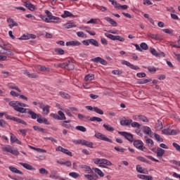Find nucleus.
I'll return each mask as SVG.
<instances>
[{
    "label": "nucleus",
    "mask_w": 180,
    "mask_h": 180,
    "mask_svg": "<svg viewBox=\"0 0 180 180\" xmlns=\"http://www.w3.org/2000/svg\"><path fill=\"white\" fill-rule=\"evenodd\" d=\"M45 13L48 16V19L51 20V18L53 16V13H51V12H50L49 10H46L45 11Z\"/></svg>",
    "instance_id": "4d7b16f0"
},
{
    "label": "nucleus",
    "mask_w": 180,
    "mask_h": 180,
    "mask_svg": "<svg viewBox=\"0 0 180 180\" xmlns=\"http://www.w3.org/2000/svg\"><path fill=\"white\" fill-rule=\"evenodd\" d=\"M79 167L82 168V169H84L87 174H91L92 172V169L86 165H80Z\"/></svg>",
    "instance_id": "a211bd4d"
},
{
    "label": "nucleus",
    "mask_w": 180,
    "mask_h": 180,
    "mask_svg": "<svg viewBox=\"0 0 180 180\" xmlns=\"http://www.w3.org/2000/svg\"><path fill=\"white\" fill-rule=\"evenodd\" d=\"M134 146L136 147V148H138L139 150H141V151H146V148L144 146H143V141L140 140H136L134 141Z\"/></svg>",
    "instance_id": "39448f33"
},
{
    "label": "nucleus",
    "mask_w": 180,
    "mask_h": 180,
    "mask_svg": "<svg viewBox=\"0 0 180 180\" xmlns=\"http://www.w3.org/2000/svg\"><path fill=\"white\" fill-rule=\"evenodd\" d=\"M77 34L78 37H82V38L86 37V34H84V32H77Z\"/></svg>",
    "instance_id": "69168bd1"
},
{
    "label": "nucleus",
    "mask_w": 180,
    "mask_h": 180,
    "mask_svg": "<svg viewBox=\"0 0 180 180\" xmlns=\"http://www.w3.org/2000/svg\"><path fill=\"white\" fill-rule=\"evenodd\" d=\"M33 129L35 130V131H41L42 133H46V129L40 127L33 126Z\"/></svg>",
    "instance_id": "58836bf2"
},
{
    "label": "nucleus",
    "mask_w": 180,
    "mask_h": 180,
    "mask_svg": "<svg viewBox=\"0 0 180 180\" xmlns=\"http://www.w3.org/2000/svg\"><path fill=\"white\" fill-rule=\"evenodd\" d=\"M41 19L46 23H51V22H53V23H58V21H51L49 18H46V16H42Z\"/></svg>",
    "instance_id": "37998d69"
},
{
    "label": "nucleus",
    "mask_w": 180,
    "mask_h": 180,
    "mask_svg": "<svg viewBox=\"0 0 180 180\" xmlns=\"http://www.w3.org/2000/svg\"><path fill=\"white\" fill-rule=\"evenodd\" d=\"M105 36L108 37V39H110V40H115L116 35H113L112 34H105Z\"/></svg>",
    "instance_id": "13d9d810"
},
{
    "label": "nucleus",
    "mask_w": 180,
    "mask_h": 180,
    "mask_svg": "<svg viewBox=\"0 0 180 180\" xmlns=\"http://www.w3.org/2000/svg\"><path fill=\"white\" fill-rule=\"evenodd\" d=\"M7 22L9 24L8 25V27H10V29H12V27H15L19 26V24H18V22H16L12 18H8L7 19Z\"/></svg>",
    "instance_id": "9b49d317"
},
{
    "label": "nucleus",
    "mask_w": 180,
    "mask_h": 180,
    "mask_svg": "<svg viewBox=\"0 0 180 180\" xmlns=\"http://www.w3.org/2000/svg\"><path fill=\"white\" fill-rule=\"evenodd\" d=\"M103 127L107 130V131H114L115 128L110 127L109 124H103Z\"/></svg>",
    "instance_id": "473e14b6"
},
{
    "label": "nucleus",
    "mask_w": 180,
    "mask_h": 180,
    "mask_svg": "<svg viewBox=\"0 0 180 180\" xmlns=\"http://www.w3.org/2000/svg\"><path fill=\"white\" fill-rule=\"evenodd\" d=\"M60 95L62 98H64L65 99H71V96L70 94L64 92V91H60Z\"/></svg>",
    "instance_id": "7c9ffc66"
},
{
    "label": "nucleus",
    "mask_w": 180,
    "mask_h": 180,
    "mask_svg": "<svg viewBox=\"0 0 180 180\" xmlns=\"http://www.w3.org/2000/svg\"><path fill=\"white\" fill-rule=\"evenodd\" d=\"M146 141L148 147H153L154 146V141H153L152 139H148L146 140Z\"/></svg>",
    "instance_id": "864d4df0"
},
{
    "label": "nucleus",
    "mask_w": 180,
    "mask_h": 180,
    "mask_svg": "<svg viewBox=\"0 0 180 180\" xmlns=\"http://www.w3.org/2000/svg\"><path fill=\"white\" fill-rule=\"evenodd\" d=\"M0 54H5L6 56H13V53L11 51V49H6V51H0Z\"/></svg>",
    "instance_id": "c9c22d12"
},
{
    "label": "nucleus",
    "mask_w": 180,
    "mask_h": 180,
    "mask_svg": "<svg viewBox=\"0 0 180 180\" xmlns=\"http://www.w3.org/2000/svg\"><path fill=\"white\" fill-rule=\"evenodd\" d=\"M94 171L96 174H98V175H99V176H101V177L105 176V174H103V172H101V170L99 169L98 168H94Z\"/></svg>",
    "instance_id": "a19ab883"
},
{
    "label": "nucleus",
    "mask_w": 180,
    "mask_h": 180,
    "mask_svg": "<svg viewBox=\"0 0 180 180\" xmlns=\"http://www.w3.org/2000/svg\"><path fill=\"white\" fill-rule=\"evenodd\" d=\"M84 176L88 180H96V179H98V176H97L96 174H95V175L85 174Z\"/></svg>",
    "instance_id": "c85d7f7f"
},
{
    "label": "nucleus",
    "mask_w": 180,
    "mask_h": 180,
    "mask_svg": "<svg viewBox=\"0 0 180 180\" xmlns=\"http://www.w3.org/2000/svg\"><path fill=\"white\" fill-rule=\"evenodd\" d=\"M136 159H138L139 161H141V162H146V164H151V162H150L149 160H147V159H146V158H143V157L138 156V157L136 158Z\"/></svg>",
    "instance_id": "4c0bfd02"
},
{
    "label": "nucleus",
    "mask_w": 180,
    "mask_h": 180,
    "mask_svg": "<svg viewBox=\"0 0 180 180\" xmlns=\"http://www.w3.org/2000/svg\"><path fill=\"white\" fill-rule=\"evenodd\" d=\"M122 64H123V65H127V67H129V68H131V70H140V68H139V66H136L130 63L127 60H122Z\"/></svg>",
    "instance_id": "1a4fd4ad"
},
{
    "label": "nucleus",
    "mask_w": 180,
    "mask_h": 180,
    "mask_svg": "<svg viewBox=\"0 0 180 180\" xmlns=\"http://www.w3.org/2000/svg\"><path fill=\"white\" fill-rule=\"evenodd\" d=\"M118 134H120V136H122V137H124L128 141H130V143H133L134 141V139L133 138V134L127 132V131H118Z\"/></svg>",
    "instance_id": "f03ea898"
},
{
    "label": "nucleus",
    "mask_w": 180,
    "mask_h": 180,
    "mask_svg": "<svg viewBox=\"0 0 180 180\" xmlns=\"http://www.w3.org/2000/svg\"><path fill=\"white\" fill-rule=\"evenodd\" d=\"M74 68H75V66L74 65V64H72V63H68L67 70H74Z\"/></svg>",
    "instance_id": "052dcab7"
},
{
    "label": "nucleus",
    "mask_w": 180,
    "mask_h": 180,
    "mask_svg": "<svg viewBox=\"0 0 180 180\" xmlns=\"http://www.w3.org/2000/svg\"><path fill=\"white\" fill-rule=\"evenodd\" d=\"M140 47L141 50H148V45H147V44H146L145 42H142L140 44Z\"/></svg>",
    "instance_id": "de8ad7c7"
},
{
    "label": "nucleus",
    "mask_w": 180,
    "mask_h": 180,
    "mask_svg": "<svg viewBox=\"0 0 180 180\" xmlns=\"http://www.w3.org/2000/svg\"><path fill=\"white\" fill-rule=\"evenodd\" d=\"M6 119H7L8 120H13V122H16L17 123H21V124H24L25 126H27V123L26 122H25V120H23L20 118H18V117H11L10 115H6Z\"/></svg>",
    "instance_id": "7ed1b4c3"
},
{
    "label": "nucleus",
    "mask_w": 180,
    "mask_h": 180,
    "mask_svg": "<svg viewBox=\"0 0 180 180\" xmlns=\"http://www.w3.org/2000/svg\"><path fill=\"white\" fill-rule=\"evenodd\" d=\"M19 164L25 168V169H28L29 171H36V168L27 163L19 162Z\"/></svg>",
    "instance_id": "4468645a"
},
{
    "label": "nucleus",
    "mask_w": 180,
    "mask_h": 180,
    "mask_svg": "<svg viewBox=\"0 0 180 180\" xmlns=\"http://www.w3.org/2000/svg\"><path fill=\"white\" fill-rule=\"evenodd\" d=\"M162 127H164V126L162 125V120H158L155 126V130L160 131V130H162Z\"/></svg>",
    "instance_id": "dca6fc26"
},
{
    "label": "nucleus",
    "mask_w": 180,
    "mask_h": 180,
    "mask_svg": "<svg viewBox=\"0 0 180 180\" xmlns=\"http://www.w3.org/2000/svg\"><path fill=\"white\" fill-rule=\"evenodd\" d=\"M138 119L141 120L142 122H145L146 123H148V120L144 115H139Z\"/></svg>",
    "instance_id": "a18cd8bd"
},
{
    "label": "nucleus",
    "mask_w": 180,
    "mask_h": 180,
    "mask_svg": "<svg viewBox=\"0 0 180 180\" xmlns=\"http://www.w3.org/2000/svg\"><path fill=\"white\" fill-rule=\"evenodd\" d=\"M76 130H79V131H82L83 133H85L86 131V128L84 126H77L75 127Z\"/></svg>",
    "instance_id": "79ce46f5"
},
{
    "label": "nucleus",
    "mask_w": 180,
    "mask_h": 180,
    "mask_svg": "<svg viewBox=\"0 0 180 180\" xmlns=\"http://www.w3.org/2000/svg\"><path fill=\"white\" fill-rule=\"evenodd\" d=\"M5 150L8 153H11L13 155H19V151L18 150H13L11 148H6Z\"/></svg>",
    "instance_id": "393cba45"
},
{
    "label": "nucleus",
    "mask_w": 180,
    "mask_h": 180,
    "mask_svg": "<svg viewBox=\"0 0 180 180\" xmlns=\"http://www.w3.org/2000/svg\"><path fill=\"white\" fill-rule=\"evenodd\" d=\"M94 162L97 165H102V159H100V158L94 159Z\"/></svg>",
    "instance_id": "6e6d98bb"
},
{
    "label": "nucleus",
    "mask_w": 180,
    "mask_h": 180,
    "mask_svg": "<svg viewBox=\"0 0 180 180\" xmlns=\"http://www.w3.org/2000/svg\"><path fill=\"white\" fill-rule=\"evenodd\" d=\"M130 124L131 127H137L138 129H140V127H141V125L139 122H136L133 121L131 122Z\"/></svg>",
    "instance_id": "09e8293b"
},
{
    "label": "nucleus",
    "mask_w": 180,
    "mask_h": 180,
    "mask_svg": "<svg viewBox=\"0 0 180 180\" xmlns=\"http://www.w3.org/2000/svg\"><path fill=\"white\" fill-rule=\"evenodd\" d=\"M95 75L94 74H89L85 76L84 79L85 81H93Z\"/></svg>",
    "instance_id": "2f4dec72"
},
{
    "label": "nucleus",
    "mask_w": 180,
    "mask_h": 180,
    "mask_svg": "<svg viewBox=\"0 0 180 180\" xmlns=\"http://www.w3.org/2000/svg\"><path fill=\"white\" fill-rule=\"evenodd\" d=\"M79 57H80V58H88V54L82 52L79 54Z\"/></svg>",
    "instance_id": "680f3d73"
},
{
    "label": "nucleus",
    "mask_w": 180,
    "mask_h": 180,
    "mask_svg": "<svg viewBox=\"0 0 180 180\" xmlns=\"http://www.w3.org/2000/svg\"><path fill=\"white\" fill-rule=\"evenodd\" d=\"M91 61L92 63H95L96 64H98V63L101 64L102 65H108V62L105 60V59L101 58V57H96L91 59Z\"/></svg>",
    "instance_id": "20e7f679"
},
{
    "label": "nucleus",
    "mask_w": 180,
    "mask_h": 180,
    "mask_svg": "<svg viewBox=\"0 0 180 180\" xmlns=\"http://www.w3.org/2000/svg\"><path fill=\"white\" fill-rule=\"evenodd\" d=\"M65 29H71V27H77V25L71 23V22H68L66 25H65Z\"/></svg>",
    "instance_id": "3c124183"
},
{
    "label": "nucleus",
    "mask_w": 180,
    "mask_h": 180,
    "mask_svg": "<svg viewBox=\"0 0 180 180\" xmlns=\"http://www.w3.org/2000/svg\"><path fill=\"white\" fill-rule=\"evenodd\" d=\"M150 53L153 56H155V57H165V53H164V52L158 53L155 49H151Z\"/></svg>",
    "instance_id": "f8f14e48"
},
{
    "label": "nucleus",
    "mask_w": 180,
    "mask_h": 180,
    "mask_svg": "<svg viewBox=\"0 0 180 180\" xmlns=\"http://www.w3.org/2000/svg\"><path fill=\"white\" fill-rule=\"evenodd\" d=\"M24 6H25V8H27V9H29L32 12H33V11H36V6H34V5L29 1L24 2Z\"/></svg>",
    "instance_id": "ddd939ff"
},
{
    "label": "nucleus",
    "mask_w": 180,
    "mask_h": 180,
    "mask_svg": "<svg viewBox=\"0 0 180 180\" xmlns=\"http://www.w3.org/2000/svg\"><path fill=\"white\" fill-rule=\"evenodd\" d=\"M136 171L137 172H139L140 174H148V172H144V169L141 167H140V165H136Z\"/></svg>",
    "instance_id": "c756f323"
},
{
    "label": "nucleus",
    "mask_w": 180,
    "mask_h": 180,
    "mask_svg": "<svg viewBox=\"0 0 180 180\" xmlns=\"http://www.w3.org/2000/svg\"><path fill=\"white\" fill-rule=\"evenodd\" d=\"M91 122H102V119L98 117H93L89 119Z\"/></svg>",
    "instance_id": "5fc2aeb1"
},
{
    "label": "nucleus",
    "mask_w": 180,
    "mask_h": 180,
    "mask_svg": "<svg viewBox=\"0 0 180 180\" xmlns=\"http://www.w3.org/2000/svg\"><path fill=\"white\" fill-rule=\"evenodd\" d=\"M76 18L77 15H74L71 12L68 11H65L64 14L61 15V18H63V19H65V18Z\"/></svg>",
    "instance_id": "6ab92c4d"
},
{
    "label": "nucleus",
    "mask_w": 180,
    "mask_h": 180,
    "mask_svg": "<svg viewBox=\"0 0 180 180\" xmlns=\"http://www.w3.org/2000/svg\"><path fill=\"white\" fill-rule=\"evenodd\" d=\"M9 105L12 106L13 109H15V106H17V108H19V106H20L21 108H26V104L20 103L19 101H10Z\"/></svg>",
    "instance_id": "0eeeda50"
},
{
    "label": "nucleus",
    "mask_w": 180,
    "mask_h": 180,
    "mask_svg": "<svg viewBox=\"0 0 180 180\" xmlns=\"http://www.w3.org/2000/svg\"><path fill=\"white\" fill-rule=\"evenodd\" d=\"M148 37H150V39H153V40H162V38L161 37V35L159 34H151V33H148L147 34Z\"/></svg>",
    "instance_id": "2eb2a0df"
},
{
    "label": "nucleus",
    "mask_w": 180,
    "mask_h": 180,
    "mask_svg": "<svg viewBox=\"0 0 180 180\" xmlns=\"http://www.w3.org/2000/svg\"><path fill=\"white\" fill-rule=\"evenodd\" d=\"M154 136H155V140H157V141H160L162 143V141H164V139L162 138H161L160 134H154Z\"/></svg>",
    "instance_id": "8fccbe9b"
},
{
    "label": "nucleus",
    "mask_w": 180,
    "mask_h": 180,
    "mask_svg": "<svg viewBox=\"0 0 180 180\" xmlns=\"http://www.w3.org/2000/svg\"><path fill=\"white\" fill-rule=\"evenodd\" d=\"M82 145L86 146V147H89V148H94V143L88 141L83 140Z\"/></svg>",
    "instance_id": "bb28decb"
},
{
    "label": "nucleus",
    "mask_w": 180,
    "mask_h": 180,
    "mask_svg": "<svg viewBox=\"0 0 180 180\" xmlns=\"http://www.w3.org/2000/svg\"><path fill=\"white\" fill-rule=\"evenodd\" d=\"M89 43L91 44V46H94V47H99V42L94 39H90Z\"/></svg>",
    "instance_id": "cd10ccee"
},
{
    "label": "nucleus",
    "mask_w": 180,
    "mask_h": 180,
    "mask_svg": "<svg viewBox=\"0 0 180 180\" xmlns=\"http://www.w3.org/2000/svg\"><path fill=\"white\" fill-rule=\"evenodd\" d=\"M141 129H143L145 134H148V136H150V137H153V131H151V128H150V127L143 126Z\"/></svg>",
    "instance_id": "9d476101"
},
{
    "label": "nucleus",
    "mask_w": 180,
    "mask_h": 180,
    "mask_svg": "<svg viewBox=\"0 0 180 180\" xmlns=\"http://www.w3.org/2000/svg\"><path fill=\"white\" fill-rule=\"evenodd\" d=\"M105 20L108 22L114 27H116L117 26V22L116 21H115V20H113V19H112V18H110L109 17H105Z\"/></svg>",
    "instance_id": "412c9836"
},
{
    "label": "nucleus",
    "mask_w": 180,
    "mask_h": 180,
    "mask_svg": "<svg viewBox=\"0 0 180 180\" xmlns=\"http://www.w3.org/2000/svg\"><path fill=\"white\" fill-rule=\"evenodd\" d=\"M51 174L49 176L50 178H53V179H60L61 176H60L59 175H57L58 172L56 170H52L51 172Z\"/></svg>",
    "instance_id": "4be33fe9"
},
{
    "label": "nucleus",
    "mask_w": 180,
    "mask_h": 180,
    "mask_svg": "<svg viewBox=\"0 0 180 180\" xmlns=\"http://www.w3.org/2000/svg\"><path fill=\"white\" fill-rule=\"evenodd\" d=\"M68 63H59L57 65V67L60 68H67Z\"/></svg>",
    "instance_id": "e2e57ef3"
},
{
    "label": "nucleus",
    "mask_w": 180,
    "mask_h": 180,
    "mask_svg": "<svg viewBox=\"0 0 180 180\" xmlns=\"http://www.w3.org/2000/svg\"><path fill=\"white\" fill-rule=\"evenodd\" d=\"M81 42L79 41H70L66 42V46H81Z\"/></svg>",
    "instance_id": "5701e85b"
},
{
    "label": "nucleus",
    "mask_w": 180,
    "mask_h": 180,
    "mask_svg": "<svg viewBox=\"0 0 180 180\" xmlns=\"http://www.w3.org/2000/svg\"><path fill=\"white\" fill-rule=\"evenodd\" d=\"M115 40H118L119 41H124V38L119 36V35H116L115 36Z\"/></svg>",
    "instance_id": "774afa93"
},
{
    "label": "nucleus",
    "mask_w": 180,
    "mask_h": 180,
    "mask_svg": "<svg viewBox=\"0 0 180 180\" xmlns=\"http://www.w3.org/2000/svg\"><path fill=\"white\" fill-rule=\"evenodd\" d=\"M109 2H111L112 5L115 8V9H119V3L115 0H108Z\"/></svg>",
    "instance_id": "c03bdc74"
},
{
    "label": "nucleus",
    "mask_w": 180,
    "mask_h": 180,
    "mask_svg": "<svg viewBox=\"0 0 180 180\" xmlns=\"http://www.w3.org/2000/svg\"><path fill=\"white\" fill-rule=\"evenodd\" d=\"M14 110H16V112H19V113H27V109L23 107H18L16 105H14Z\"/></svg>",
    "instance_id": "f3484780"
},
{
    "label": "nucleus",
    "mask_w": 180,
    "mask_h": 180,
    "mask_svg": "<svg viewBox=\"0 0 180 180\" xmlns=\"http://www.w3.org/2000/svg\"><path fill=\"white\" fill-rule=\"evenodd\" d=\"M58 116H59V120H65V119H67L65 117V115L64 114V112H63V111H58Z\"/></svg>",
    "instance_id": "72a5a7b5"
},
{
    "label": "nucleus",
    "mask_w": 180,
    "mask_h": 180,
    "mask_svg": "<svg viewBox=\"0 0 180 180\" xmlns=\"http://www.w3.org/2000/svg\"><path fill=\"white\" fill-rule=\"evenodd\" d=\"M16 140H18V138L16 136H13V134H11V143H15Z\"/></svg>",
    "instance_id": "338daca9"
},
{
    "label": "nucleus",
    "mask_w": 180,
    "mask_h": 180,
    "mask_svg": "<svg viewBox=\"0 0 180 180\" xmlns=\"http://www.w3.org/2000/svg\"><path fill=\"white\" fill-rule=\"evenodd\" d=\"M162 32H164L165 33H167V34H172V32L174 31L172 30H169V29H164V30H162Z\"/></svg>",
    "instance_id": "0e129e2a"
},
{
    "label": "nucleus",
    "mask_w": 180,
    "mask_h": 180,
    "mask_svg": "<svg viewBox=\"0 0 180 180\" xmlns=\"http://www.w3.org/2000/svg\"><path fill=\"white\" fill-rule=\"evenodd\" d=\"M69 176H72V178H75V179L79 178V174H78L75 172L69 173Z\"/></svg>",
    "instance_id": "49530a36"
},
{
    "label": "nucleus",
    "mask_w": 180,
    "mask_h": 180,
    "mask_svg": "<svg viewBox=\"0 0 180 180\" xmlns=\"http://www.w3.org/2000/svg\"><path fill=\"white\" fill-rule=\"evenodd\" d=\"M39 174L47 175V174H49V172L44 168H41L39 169Z\"/></svg>",
    "instance_id": "bf43d9fd"
},
{
    "label": "nucleus",
    "mask_w": 180,
    "mask_h": 180,
    "mask_svg": "<svg viewBox=\"0 0 180 180\" xmlns=\"http://www.w3.org/2000/svg\"><path fill=\"white\" fill-rule=\"evenodd\" d=\"M8 169H10V171H11V172H13L14 174H19L20 175H23V172L18 169V168L15 167L10 166Z\"/></svg>",
    "instance_id": "aec40b11"
},
{
    "label": "nucleus",
    "mask_w": 180,
    "mask_h": 180,
    "mask_svg": "<svg viewBox=\"0 0 180 180\" xmlns=\"http://www.w3.org/2000/svg\"><path fill=\"white\" fill-rule=\"evenodd\" d=\"M55 53H58V54H60V56H63L65 54V51L61 48H56L55 49Z\"/></svg>",
    "instance_id": "ea45409f"
},
{
    "label": "nucleus",
    "mask_w": 180,
    "mask_h": 180,
    "mask_svg": "<svg viewBox=\"0 0 180 180\" xmlns=\"http://www.w3.org/2000/svg\"><path fill=\"white\" fill-rule=\"evenodd\" d=\"M27 113L31 116V119H33L34 120H36L37 119V122L40 124L44 123V124H50L49 120H47L46 118L43 117L41 115L37 114L30 109H27Z\"/></svg>",
    "instance_id": "f257e3e1"
},
{
    "label": "nucleus",
    "mask_w": 180,
    "mask_h": 180,
    "mask_svg": "<svg viewBox=\"0 0 180 180\" xmlns=\"http://www.w3.org/2000/svg\"><path fill=\"white\" fill-rule=\"evenodd\" d=\"M103 164L104 165H108V167H110L112 165V162L107 159H101V165Z\"/></svg>",
    "instance_id": "f704fd0d"
},
{
    "label": "nucleus",
    "mask_w": 180,
    "mask_h": 180,
    "mask_svg": "<svg viewBox=\"0 0 180 180\" xmlns=\"http://www.w3.org/2000/svg\"><path fill=\"white\" fill-rule=\"evenodd\" d=\"M131 122H133L132 120H121L120 124H121V126H130Z\"/></svg>",
    "instance_id": "a878e982"
},
{
    "label": "nucleus",
    "mask_w": 180,
    "mask_h": 180,
    "mask_svg": "<svg viewBox=\"0 0 180 180\" xmlns=\"http://www.w3.org/2000/svg\"><path fill=\"white\" fill-rule=\"evenodd\" d=\"M44 115H49L50 113V105H45L43 109Z\"/></svg>",
    "instance_id": "e433bc0d"
},
{
    "label": "nucleus",
    "mask_w": 180,
    "mask_h": 180,
    "mask_svg": "<svg viewBox=\"0 0 180 180\" xmlns=\"http://www.w3.org/2000/svg\"><path fill=\"white\" fill-rule=\"evenodd\" d=\"M156 154H157V157H162V155L165 154V150L161 148H158L156 150Z\"/></svg>",
    "instance_id": "b1692460"
},
{
    "label": "nucleus",
    "mask_w": 180,
    "mask_h": 180,
    "mask_svg": "<svg viewBox=\"0 0 180 180\" xmlns=\"http://www.w3.org/2000/svg\"><path fill=\"white\" fill-rule=\"evenodd\" d=\"M95 137H96V139H99L100 140L108 141V143H113V141H112V139L106 137L105 135L99 132L95 134Z\"/></svg>",
    "instance_id": "423d86ee"
},
{
    "label": "nucleus",
    "mask_w": 180,
    "mask_h": 180,
    "mask_svg": "<svg viewBox=\"0 0 180 180\" xmlns=\"http://www.w3.org/2000/svg\"><path fill=\"white\" fill-rule=\"evenodd\" d=\"M56 151H60L61 153H63L64 154H67V155H69V157H72V153H71L68 149L63 148L62 146H58L56 148Z\"/></svg>",
    "instance_id": "6e6552de"
},
{
    "label": "nucleus",
    "mask_w": 180,
    "mask_h": 180,
    "mask_svg": "<svg viewBox=\"0 0 180 180\" xmlns=\"http://www.w3.org/2000/svg\"><path fill=\"white\" fill-rule=\"evenodd\" d=\"M94 112H96V113H98V115H103V110L98 108V107H94Z\"/></svg>",
    "instance_id": "603ef678"
}]
</instances>
